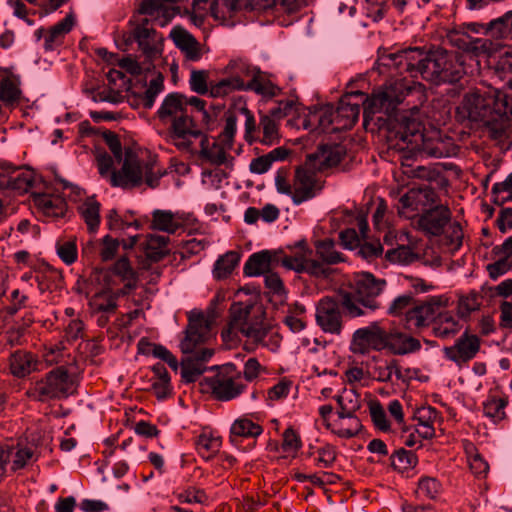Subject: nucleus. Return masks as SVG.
I'll list each match as a JSON object with an SVG mask.
<instances>
[{
    "label": "nucleus",
    "mask_w": 512,
    "mask_h": 512,
    "mask_svg": "<svg viewBox=\"0 0 512 512\" xmlns=\"http://www.w3.org/2000/svg\"><path fill=\"white\" fill-rule=\"evenodd\" d=\"M457 115L460 120L483 123L490 138L503 147L511 146L512 87L494 90L487 95L478 92L466 94L457 107Z\"/></svg>",
    "instance_id": "nucleus-1"
},
{
    "label": "nucleus",
    "mask_w": 512,
    "mask_h": 512,
    "mask_svg": "<svg viewBox=\"0 0 512 512\" xmlns=\"http://www.w3.org/2000/svg\"><path fill=\"white\" fill-rule=\"evenodd\" d=\"M389 149L403 153V158L420 156L447 158L456 154L457 146L452 138L439 132L423 133L422 124L406 116H398L389 124L387 133Z\"/></svg>",
    "instance_id": "nucleus-2"
},
{
    "label": "nucleus",
    "mask_w": 512,
    "mask_h": 512,
    "mask_svg": "<svg viewBox=\"0 0 512 512\" xmlns=\"http://www.w3.org/2000/svg\"><path fill=\"white\" fill-rule=\"evenodd\" d=\"M410 91V87L403 81H395L375 91L365 100L364 94L359 91L346 94L340 99L330 123L336 124L339 129H351L358 121L360 103H363L365 119L378 112L390 116Z\"/></svg>",
    "instance_id": "nucleus-3"
},
{
    "label": "nucleus",
    "mask_w": 512,
    "mask_h": 512,
    "mask_svg": "<svg viewBox=\"0 0 512 512\" xmlns=\"http://www.w3.org/2000/svg\"><path fill=\"white\" fill-rule=\"evenodd\" d=\"M230 313L227 328L222 331L223 338H232L240 332L257 345L273 352L278 350L281 337L266 321L262 305L237 303L232 305Z\"/></svg>",
    "instance_id": "nucleus-4"
},
{
    "label": "nucleus",
    "mask_w": 512,
    "mask_h": 512,
    "mask_svg": "<svg viewBox=\"0 0 512 512\" xmlns=\"http://www.w3.org/2000/svg\"><path fill=\"white\" fill-rule=\"evenodd\" d=\"M96 160L100 175L108 178L113 187L132 189L140 186L145 179L147 185L154 188L162 176L159 170L155 171L153 162L141 161L130 153L126 154L118 171L112 170L113 158L108 153H98Z\"/></svg>",
    "instance_id": "nucleus-5"
},
{
    "label": "nucleus",
    "mask_w": 512,
    "mask_h": 512,
    "mask_svg": "<svg viewBox=\"0 0 512 512\" xmlns=\"http://www.w3.org/2000/svg\"><path fill=\"white\" fill-rule=\"evenodd\" d=\"M389 348L394 354L404 355L421 348L419 340L402 333H389L377 322L357 329L353 334L351 349L354 353L366 354L370 350Z\"/></svg>",
    "instance_id": "nucleus-6"
},
{
    "label": "nucleus",
    "mask_w": 512,
    "mask_h": 512,
    "mask_svg": "<svg viewBox=\"0 0 512 512\" xmlns=\"http://www.w3.org/2000/svg\"><path fill=\"white\" fill-rule=\"evenodd\" d=\"M343 306L350 317H359L365 311L352 299L351 293L340 287H330L327 271L322 267V332L339 335L342 330Z\"/></svg>",
    "instance_id": "nucleus-7"
},
{
    "label": "nucleus",
    "mask_w": 512,
    "mask_h": 512,
    "mask_svg": "<svg viewBox=\"0 0 512 512\" xmlns=\"http://www.w3.org/2000/svg\"><path fill=\"white\" fill-rule=\"evenodd\" d=\"M320 173V147L306 156L305 162L295 169L293 203L300 205L317 195Z\"/></svg>",
    "instance_id": "nucleus-8"
},
{
    "label": "nucleus",
    "mask_w": 512,
    "mask_h": 512,
    "mask_svg": "<svg viewBox=\"0 0 512 512\" xmlns=\"http://www.w3.org/2000/svg\"><path fill=\"white\" fill-rule=\"evenodd\" d=\"M74 390V382L63 367L53 369L37 381L30 394L39 401L60 399L69 396Z\"/></svg>",
    "instance_id": "nucleus-9"
},
{
    "label": "nucleus",
    "mask_w": 512,
    "mask_h": 512,
    "mask_svg": "<svg viewBox=\"0 0 512 512\" xmlns=\"http://www.w3.org/2000/svg\"><path fill=\"white\" fill-rule=\"evenodd\" d=\"M438 202L439 196L434 188L427 185L413 187L400 197L397 211L401 217L414 219Z\"/></svg>",
    "instance_id": "nucleus-10"
},
{
    "label": "nucleus",
    "mask_w": 512,
    "mask_h": 512,
    "mask_svg": "<svg viewBox=\"0 0 512 512\" xmlns=\"http://www.w3.org/2000/svg\"><path fill=\"white\" fill-rule=\"evenodd\" d=\"M213 396L221 401L232 400L241 395L247 388L240 371L234 364L225 365L223 371L207 379Z\"/></svg>",
    "instance_id": "nucleus-11"
},
{
    "label": "nucleus",
    "mask_w": 512,
    "mask_h": 512,
    "mask_svg": "<svg viewBox=\"0 0 512 512\" xmlns=\"http://www.w3.org/2000/svg\"><path fill=\"white\" fill-rule=\"evenodd\" d=\"M387 282L385 279L376 278L370 272H360L354 278V292L351 294L353 301L360 307L375 311L380 308L377 297L384 291Z\"/></svg>",
    "instance_id": "nucleus-12"
},
{
    "label": "nucleus",
    "mask_w": 512,
    "mask_h": 512,
    "mask_svg": "<svg viewBox=\"0 0 512 512\" xmlns=\"http://www.w3.org/2000/svg\"><path fill=\"white\" fill-rule=\"evenodd\" d=\"M203 133L193 117L187 113L177 119H173L167 130L166 139L178 150L191 152L195 140L202 139Z\"/></svg>",
    "instance_id": "nucleus-13"
},
{
    "label": "nucleus",
    "mask_w": 512,
    "mask_h": 512,
    "mask_svg": "<svg viewBox=\"0 0 512 512\" xmlns=\"http://www.w3.org/2000/svg\"><path fill=\"white\" fill-rule=\"evenodd\" d=\"M322 424L332 433L342 438H352L362 429L357 416H349L342 411H334L331 404L322 405Z\"/></svg>",
    "instance_id": "nucleus-14"
},
{
    "label": "nucleus",
    "mask_w": 512,
    "mask_h": 512,
    "mask_svg": "<svg viewBox=\"0 0 512 512\" xmlns=\"http://www.w3.org/2000/svg\"><path fill=\"white\" fill-rule=\"evenodd\" d=\"M480 346V338L465 331L453 345L443 348V354L446 359L461 367L476 357Z\"/></svg>",
    "instance_id": "nucleus-15"
},
{
    "label": "nucleus",
    "mask_w": 512,
    "mask_h": 512,
    "mask_svg": "<svg viewBox=\"0 0 512 512\" xmlns=\"http://www.w3.org/2000/svg\"><path fill=\"white\" fill-rule=\"evenodd\" d=\"M446 305L442 296H433L428 300L413 306L405 314L409 328H424L431 323L434 325L438 311Z\"/></svg>",
    "instance_id": "nucleus-16"
},
{
    "label": "nucleus",
    "mask_w": 512,
    "mask_h": 512,
    "mask_svg": "<svg viewBox=\"0 0 512 512\" xmlns=\"http://www.w3.org/2000/svg\"><path fill=\"white\" fill-rule=\"evenodd\" d=\"M288 249L290 253L281 259L284 267L316 276L320 273V265L312 259L313 252L307 248L304 240L297 241L293 246H288Z\"/></svg>",
    "instance_id": "nucleus-17"
},
{
    "label": "nucleus",
    "mask_w": 512,
    "mask_h": 512,
    "mask_svg": "<svg viewBox=\"0 0 512 512\" xmlns=\"http://www.w3.org/2000/svg\"><path fill=\"white\" fill-rule=\"evenodd\" d=\"M451 216L449 207L438 202L419 215L417 227L430 236H440L451 221Z\"/></svg>",
    "instance_id": "nucleus-18"
},
{
    "label": "nucleus",
    "mask_w": 512,
    "mask_h": 512,
    "mask_svg": "<svg viewBox=\"0 0 512 512\" xmlns=\"http://www.w3.org/2000/svg\"><path fill=\"white\" fill-rule=\"evenodd\" d=\"M37 460L35 449L28 446H1L0 447V481L5 476L6 466L10 464L13 471L24 468L30 462Z\"/></svg>",
    "instance_id": "nucleus-19"
},
{
    "label": "nucleus",
    "mask_w": 512,
    "mask_h": 512,
    "mask_svg": "<svg viewBox=\"0 0 512 512\" xmlns=\"http://www.w3.org/2000/svg\"><path fill=\"white\" fill-rule=\"evenodd\" d=\"M210 322L200 312H192L189 316V324L186 330V337L181 342V350L183 353L192 352L196 346L209 337Z\"/></svg>",
    "instance_id": "nucleus-20"
},
{
    "label": "nucleus",
    "mask_w": 512,
    "mask_h": 512,
    "mask_svg": "<svg viewBox=\"0 0 512 512\" xmlns=\"http://www.w3.org/2000/svg\"><path fill=\"white\" fill-rule=\"evenodd\" d=\"M110 283H123V287L118 289V294H129L137 286V275L126 257L119 258L107 275V281Z\"/></svg>",
    "instance_id": "nucleus-21"
},
{
    "label": "nucleus",
    "mask_w": 512,
    "mask_h": 512,
    "mask_svg": "<svg viewBox=\"0 0 512 512\" xmlns=\"http://www.w3.org/2000/svg\"><path fill=\"white\" fill-rule=\"evenodd\" d=\"M170 37L188 61L195 62L201 59L202 50L200 44L186 29L181 26H175L170 31Z\"/></svg>",
    "instance_id": "nucleus-22"
},
{
    "label": "nucleus",
    "mask_w": 512,
    "mask_h": 512,
    "mask_svg": "<svg viewBox=\"0 0 512 512\" xmlns=\"http://www.w3.org/2000/svg\"><path fill=\"white\" fill-rule=\"evenodd\" d=\"M116 283L106 282L105 288L96 293L90 300V307L94 312L112 314L117 309V299L126 294H118Z\"/></svg>",
    "instance_id": "nucleus-23"
},
{
    "label": "nucleus",
    "mask_w": 512,
    "mask_h": 512,
    "mask_svg": "<svg viewBox=\"0 0 512 512\" xmlns=\"http://www.w3.org/2000/svg\"><path fill=\"white\" fill-rule=\"evenodd\" d=\"M38 360L34 354L17 350L9 357V369L13 376L24 378L38 369Z\"/></svg>",
    "instance_id": "nucleus-24"
},
{
    "label": "nucleus",
    "mask_w": 512,
    "mask_h": 512,
    "mask_svg": "<svg viewBox=\"0 0 512 512\" xmlns=\"http://www.w3.org/2000/svg\"><path fill=\"white\" fill-rule=\"evenodd\" d=\"M185 96L179 93H170L162 101L157 116L161 122L170 124L173 119L185 115Z\"/></svg>",
    "instance_id": "nucleus-25"
},
{
    "label": "nucleus",
    "mask_w": 512,
    "mask_h": 512,
    "mask_svg": "<svg viewBox=\"0 0 512 512\" xmlns=\"http://www.w3.org/2000/svg\"><path fill=\"white\" fill-rule=\"evenodd\" d=\"M139 13L151 17L159 26H166L175 15V11L165 6L160 0H144Z\"/></svg>",
    "instance_id": "nucleus-26"
},
{
    "label": "nucleus",
    "mask_w": 512,
    "mask_h": 512,
    "mask_svg": "<svg viewBox=\"0 0 512 512\" xmlns=\"http://www.w3.org/2000/svg\"><path fill=\"white\" fill-rule=\"evenodd\" d=\"M461 328L462 326L459 320L451 312L438 311L433 325V333L436 337L440 339H450L459 333Z\"/></svg>",
    "instance_id": "nucleus-27"
},
{
    "label": "nucleus",
    "mask_w": 512,
    "mask_h": 512,
    "mask_svg": "<svg viewBox=\"0 0 512 512\" xmlns=\"http://www.w3.org/2000/svg\"><path fill=\"white\" fill-rule=\"evenodd\" d=\"M184 219L179 213L156 209L152 213V228L169 234L175 233L183 226Z\"/></svg>",
    "instance_id": "nucleus-28"
},
{
    "label": "nucleus",
    "mask_w": 512,
    "mask_h": 512,
    "mask_svg": "<svg viewBox=\"0 0 512 512\" xmlns=\"http://www.w3.org/2000/svg\"><path fill=\"white\" fill-rule=\"evenodd\" d=\"M440 56L444 58L445 64L441 65L439 69V84L454 83L460 80L463 68L461 63L458 62L457 55L440 50Z\"/></svg>",
    "instance_id": "nucleus-29"
},
{
    "label": "nucleus",
    "mask_w": 512,
    "mask_h": 512,
    "mask_svg": "<svg viewBox=\"0 0 512 512\" xmlns=\"http://www.w3.org/2000/svg\"><path fill=\"white\" fill-rule=\"evenodd\" d=\"M426 54L427 52L417 47L400 50L398 63H401V73L408 72L412 77H417Z\"/></svg>",
    "instance_id": "nucleus-30"
},
{
    "label": "nucleus",
    "mask_w": 512,
    "mask_h": 512,
    "mask_svg": "<svg viewBox=\"0 0 512 512\" xmlns=\"http://www.w3.org/2000/svg\"><path fill=\"white\" fill-rule=\"evenodd\" d=\"M245 91H253L266 99H271L281 93V88L269 80L264 73L257 71L250 81L245 82Z\"/></svg>",
    "instance_id": "nucleus-31"
},
{
    "label": "nucleus",
    "mask_w": 512,
    "mask_h": 512,
    "mask_svg": "<svg viewBox=\"0 0 512 512\" xmlns=\"http://www.w3.org/2000/svg\"><path fill=\"white\" fill-rule=\"evenodd\" d=\"M3 72L4 76L0 82V100L5 103L16 102L21 95L20 77L7 68Z\"/></svg>",
    "instance_id": "nucleus-32"
},
{
    "label": "nucleus",
    "mask_w": 512,
    "mask_h": 512,
    "mask_svg": "<svg viewBox=\"0 0 512 512\" xmlns=\"http://www.w3.org/2000/svg\"><path fill=\"white\" fill-rule=\"evenodd\" d=\"M272 266V253L268 250L253 253L244 265V273L247 276L265 275L270 272Z\"/></svg>",
    "instance_id": "nucleus-33"
},
{
    "label": "nucleus",
    "mask_w": 512,
    "mask_h": 512,
    "mask_svg": "<svg viewBox=\"0 0 512 512\" xmlns=\"http://www.w3.org/2000/svg\"><path fill=\"white\" fill-rule=\"evenodd\" d=\"M36 206L47 216L59 217L66 211L65 200L56 195L47 193L37 194L34 197Z\"/></svg>",
    "instance_id": "nucleus-34"
},
{
    "label": "nucleus",
    "mask_w": 512,
    "mask_h": 512,
    "mask_svg": "<svg viewBox=\"0 0 512 512\" xmlns=\"http://www.w3.org/2000/svg\"><path fill=\"white\" fill-rule=\"evenodd\" d=\"M148 19H145L141 25H138L133 36L137 41L140 49L147 55L153 56L157 51V34L156 31L147 27Z\"/></svg>",
    "instance_id": "nucleus-35"
},
{
    "label": "nucleus",
    "mask_w": 512,
    "mask_h": 512,
    "mask_svg": "<svg viewBox=\"0 0 512 512\" xmlns=\"http://www.w3.org/2000/svg\"><path fill=\"white\" fill-rule=\"evenodd\" d=\"M444 58L440 56V50L427 52L418 75L434 84H439V69L445 64Z\"/></svg>",
    "instance_id": "nucleus-36"
},
{
    "label": "nucleus",
    "mask_w": 512,
    "mask_h": 512,
    "mask_svg": "<svg viewBox=\"0 0 512 512\" xmlns=\"http://www.w3.org/2000/svg\"><path fill=\"white\" fill-rule=\"evenodd\" d=\"M221 444V438L207 430H203L195 440L196 449L199 455L205 460H209L217 454Z\"/></svg>",
    "instance_id": "nucleus-37"
},
{
    "label": "nucleus",
    "mask_w": 512,
    "mask_h": 512,
    "mask_svg": "<svg viewBox=\"0 0 512 512\" xmlns=\"http://www.w3.org/2000/svg\"><path fill=\"white\" fill-rule=\"evenodd\" d=\"M485 33L494 39H512V11L490 21Z\"/></svg>",
    "instance_id": "nucleus-38"
},
{
    "label": "nucleus",
    "mask_w": 512,
    "mask_h": 512,
    "mask_svg": "<svg viewBox=\"0 0 512 512\" xmlns=\"http://www.w3.org/2000/svg\"><path fill=\"white\" fill-rule=\"evenodd\" d=\"M200 144L202 158L214 165H222L227 162V151L231 148H226L220 141L209 146L208 138L205 135L200 140Z\"/></svg>",
    "instance_id": "nucleus-39"
},
{
    "label": "nucleus",
    "mask_w": 512,
    "mask_h": 512,
    "mask_svg": "<svg viewBox=\"0 0 512 512\" xmlns=\"http://www.w3.org/2000/svg\"><path fill=\"white\" fill-rule=\"evenodd\" d=\"M73 26L74 17L72 14H68L63 20L54 25L46 34L44 39L45 49L52 50L55 46L59 45L63 37L71 31Z\"/></svg>",
    "instance_id": "nucleus-40"
},
{
    "label": "nucleus",
    "mask_w": 512,
    "mask_h": 512,
    "mask_svg": "<svg viewBox=\"0 0 512 512\" xmlns=\"http://www.w3.org/2000/svg\"><path fill=\"white\" fill-rule=\"evenodd\" d=\"M235 91H245V81L240 76H229L210 85V96L222 98Z\"/></svg>",
    "instance_id": "nucleus-41"
},
{
    "label": "nucleus",
    "mask_w": 512,
    "mask_h": 512,
    "mask_svg": "<svg viewBox=\"0 0 512 512\" xmlns=\"http://www.w3.org/2000/svg\"><path fill=\"white\" fill-rule=\"evenodd\" d=\"M245 9L243 0H213L211 14L216 20L226 21L237 11Z\"/></svg>",
    "instance_id": "nucleus-42"
},
{
    "label": "nucleus",
    "mask_w": 512,
    "mask_h": 512,
    "mask_svg": "<svg viewBox=\"0 0 512 512\" xmlns=\"http://www.w3.org/2000/svg\"><path fill=\"white\" fill-rule=\"evenodd\" d=\"M79 212L88 230L95 233L100 224V203L94 198H88L79 206Z\"/></svg>",
    "instance_id": "nucleus-43"
},
{
    "label": "nucleus",
    "mask_w": 512,
    "mask_h": 512,
    "mask_svg": "<svg viewBox=\"0 0 512 512\" xmlns=\"http://www.w3.org/2000/svg\"><path fill=\"white\" fill-rule=\"evenodd\" d=\"M34 183V174L31 170H22L16 167V172L11 175L10 180L0 182L1 188H10L19 192H27Z\"/></svg>",
    "instance_id": "nucleus-44"
},
{
    "label": "nucleus",
    "mask_w": 512,
    "mask_h": 512,
    "mask_svg": "<svg viewBox=\"0 0 512 512\" xmlns=\"http://www.w3.org/2000/svg\"><path fill=\"white\" fill-rule=\"evenodd\" d=\"M240 261V256L237 252L228 251L220 256L213 267V276L217 280L227 278L235 269Z\"/></svg>",
    "instance_id": "nucleus-45"
},
{
    "label": "nucleus",
    "mask_w": 512,
    "mask_h": 512,
    "mask_svg": "<svg viewBox=\"0 0 512 512\" xmlns=\"http://www.w3.org/2000/svg\"><path fill=\"white\" fill-rule=\"evenodd\" d=\"M259 125L262 130L260 143L266 146H273L280 142L279 125L274 117L269 114L261 115Z\"/></svg>",
    "instance_id": "nucleus-46"
},
{
    "label": "nucleus",
    "mask_w": 512,
    "mask_h": 512,
    "mask_svg": "<svg viewBox=\"0 0 512 512\" xmlns=\"http://www.w3.org/2000/svg\"><path fill=\"white\" fill-rule=\"evenodd\" d=\"M263 432L262 427L247 417H241L234 421L230 433L232 437H258Z\"/></svg>",
    "instance_id": "nucleus-47"
},
{
    "label": "nucleus",
    "mask_w": 512,
    "mask_h": 512,
    "mask_svg": "<svg viewBox=\"0 0 512 512\" xmlns=\"http://www.w3.org/2000/svg\"><path fill=\"white\" fill-rule=\"evenodd\" d=\"M346 155V147L340 143L322 145V170L337 166Z\"/></svg>",
    "instance_id": "nucleus-48"
},
{
    "label": "nucleus",
    "mask_w": 512,
    "mask_h": 512,
    "mask_svg": "<svg viewBox=\"0 0 512 512\" xmlns=\"http://www.w3.org/2000/svg\"><path fill=\"white\" fill-rule=\"evenodd\" d=\"M390 460L392 467L399 472H405L414 468L418 462L415 453L404 448L396 450L391 455Z\"/></svg>",
    "instance_id": "nucleus-49"
},
{
    "label": "nucleus",
    "mask_w": 512,
    "mask_h": 512,
    "mask_svg": "<svg viewBox=\"0 0 512 512\" xmlns=\"http://www.w3.org/2000/svg\"><path fill=\"white\" fill-rule=\"evenodd\" d=\"M56 252L59 258L67 265L73 264L78 258L75 237L60 239L56 242Z\"/></svg>",
    "instance_id": "nucleus-50"
},
{
    "label": "nucleus",
    "mask_w": 512,
    "mask_h": 512,
    "mask_svg": "<svg viewBox=\"0 0 512 512\" xmlns=\"http://www.w3.org/2000/svg\"><path fill=\"white\" fill-rule=\"evenodd\" d=\"M301 446L299 435L291 428H287L282 436L280 447L275 444V449L286 457L295 456Z\"/></svg>",
    "instance_id": "nucleus-51"
},
{
    "label": "nucleus",
    "mask_w": 512,
    "mask_h": 512,
    "mask_svg": "<svg viewBox=\"0 0 512 512\" xmlns=\"http://www.w3.org/2000/svg\"><path fill=\"white\" fill-rule=\"evenodd\" d=\"M506 406V399L491 397L484 403L483 412L486 417L490 418L494 423H497L505 418Z\"/></svg>",
    "instance_id": "nucleus-52"
},
{
    "label": "nucleus",
    "mask_w": 512,
    "mask_h": 512,
    "mask_svg": "<svg viewBox=\"0 0 512 512\" xmlns=\"http://www.w3.org/2000/svg\"><path fill=\"white\" fill-rule=\"evenodd\" d=\"M206 366L197 359L187 356L181 364V376L185 382H195L206 371Z\"/></svg>",
    "instance_id": "nucleus-53"
},
{
    "label": "nucleus",
    "mask_w": 512,
    "mask_h": 512,
    "mask_svg": "<svg viewBox=\"0 0 512 512\" xmlns=\"http://www.w3.org/2000/svg\"><path fill=\"white\" fill-rule=\"evenodd\" d=\"M441 490L442 486L436 478L425 476L419 479L416 493L419 497L435 499Z\"/></svg>",
    "instance_id": "nucleus-54"
},
{
    "label": "nucleus",
    "mask_w": 512,
    "mask_h": 512,
    "mask_svg": "<svg viewBox=\"0 0 512 512\" xmlns=\"http://www.w3.org/2000/svg\"><path fill=\"white\" fill-rule=\"evenodd\" d=\"M374 375L378 381L390 382L392 376L395 375L397 379H402L400 367L395 360L385 361L380 363L374 368Z\"/></svg>",
    "instance_id": "nucleus-55"
},
{
    "label": "nucleus",
    "mask_w": 512,
    "mask_h": 512,
    "mask_svg": "<svg viewBox=\"0 0 512 512\" xmlns=\"http://www.w3.org/2000/svg\"><path fill=\"white\" fill-rule=\"evenodd\" d=\"M336 410L349 416H356L355 413L360 408L358 397L352 391H345L336 397Z\"/></svg>",
    "instance_id": "nucleus-56"
},
{
    "label": "nucleus",
    "mask_w": 512,
    "mask_h": 512,
    "mask_svg": "<svg viewBox=\"0 0 512 512\" xmlns=\"http://www.w3.org/2000/svg\"><path fill=\"white\" fill-rule=\"evenodd\" d=\"M491 193L496 204L502 205L512 201V173L503 182L495 183Z\"/></svg>",
    "instance_id": "nucleus-57"
},
{
    "label": "nucleus",
    "mask_w": 512,
    "mask_h": 512,
    "mask_svg": "<svg viewBox=\"0 0 512 512\" xmlns=\"http://www.w3.org/2000/svg\"><path fill=\"white\" fill-rule=\"evenodd\" d=\"M163 87V77L160 75L149 82V85L141 98L142 105L145 109L153 107L155 100L162 92Z\"/></svg>",
    "instance_id": "nucleus-58"
},
{
    "label": "nucleus",
    "mask_w": 512,
    "mask_h": 512,
    "mask_svg": "<svg viewBox=\"0 0 512 512\" xmlns=\"http://www.w3.org/2000/svg\"><path fill=\"white\" fill-rule=\"evenodd\" d=\"M190 89L193 92L204 95L210 94L208 86V72L205 70H192L189 79Z\"/></svg>",
    "instance_id": "nucleus-59"
},
{
    "label": "nucleus",
    "mask_w": 512,
    "mask_h": 512,
    "mask_svg": "<svg viewBox=\"0 0 512 512\" xmlns=\"http://www.w3.org/2000/svg\"><path fill=\"white\" fill-rule=\"evenodd\" d=\"M178 501L181 504H205L208 501L206 493L194 487H190L176 494Z\"/></svg>",
    "instance_id": "nucleus-60"
},
{
    "label": "nucleus",
    "mask_w": 512,
    "mask_h": 512,
    "mask_svg": "<svg viewBox=\"0 0 512 512\" xmlns=\"http://www.w3.org/2000/svg\"><path fill=\"white\" fill-rule=\"evenodd\" d=\"M266 373V368L256 358H249L243 368L242 377L245 382H253Z\"/></svg>",
    "instance_id": "nucleus-61"
},
{
    "label": "nucleus",
    "mask_w": 512,
    "mask_h": 512,
    "mask_svg": "<svg viewBox=\"0 0 512 512\" xmlns=\"http://www.w3.org/2000/svg\"><path fill=\"white\" fill-rule=\"evenodd\" d=\"M226 70L231 74V76H240L243 81H245L246 77H251L252 79L253 75L259 71L256 67H253L241 60L231 61L227 65Z\"/></svg>",
    "instance_id": "nucleus-62"
},
{
    "label": "nucleus",
    "mask_w": 512,
    "mask_h": 512,
    "mask_svg": "<svg viewBox=\"0 0 512 512\" xmlns=\"http://www.w3.org/2000/svg\"><path fill=\"white\" fill-rule=\"evenodd\" d=\"M370 416L373 424L381 431L390 430V423L387 419L386 412L382 405L378 402L371 404Z\"/></svg>",
    "instance_id": "nucleus-63"
},
{
    "label": "nucleus",
    "mask_w": 512,
    "mask_h": 512,
    "mask_svg": "<svg viewBox=\"0 0 512 512\" xmlns=\"http://www.w3.org/2000/svg\"><path fill=\"white\" fill-rule=\"evenodd\" d=\"M480 306L477 294H470L461 297L458 302L457 312L462 318L468 317L471 312L477 310Z\"/></svg>",
    "instance_id": "nucleus-64"
}]
</instances>
